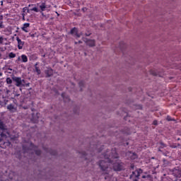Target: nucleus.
I'll return each mask as SVG.
<instances>
[{
	"instance_id": "nucleus-39",
	"label": "nucleus",
	"mask_w": 181,
	"mask_h": 181,
	"mask_svg": "<svg viewBox=\"0 0 181 181\" xmlns=\"http://www.w3.org/2000/svg\"><path fill=\"white\" fill-rule=\"evenodd\" d=\"M78 43H81V41H78Z\"/></svg>"
},
{
	"instance_id": "nucleus-11",
	"label": "nucleus",
	"mask_w": 181,
	"mask_h": 181,
	"mask_svg": "<svg viewBox=\"0 0 181 181\" xmlns=\"http://www.w3.org/2000/svg\"><path fill=\"white\" fill-rule=\"evenodd\" d=\"M7 110H9L11 112H16V107L12 104H10L7 106Z\"/></svg>"
},
{
	"instance_id": "nucleus-4",
	"label": "nucleus",
	"mask_w": 181,
	"mask_h": 181,
	"mask_svg": "<svg viewBox=\"0 0 181 181\" xmlns=\"http://www.w3.org/2000/svg\"><path fill=\"white\" fill-rule=\"evenodd\" d=\"M13 81H15L16 87H25V80L21 77H13Z\"/></svg>"
},
{
	"instance_id": "nucleus-37",
	"label": "nucleus",
	"mask_w": 181,
	"mask_h": 181,
	"mask_svg": "<svg viewBox=\"0 0 181 181\" xmlns=\"http://www.w3.org/2000/svg\"><path fill=\"white\" fill-rule=\"evenodd\" d=\"M77 43H78V42H75V45H77Z\"/></svg>"
},
{
	"instance_id": "nucleus-14",
	"label": "nucleus",
	"mask_w": 181,
	"mask_h": 181,
	"mask_svg": "<svg viewBox=\"0 0 181 181\" xmlns=\"http://www.w3.org/2000/svg\"><path fill=\"white\" fill-rule=\"evenodd\" d=\"M21 60L23 63H28V56H26L25 54H22Z\"/></svg>"
},
{
	"instance_id": "nucleus-9",
	"label": "nucleus",
	"mask_w": 181,
	"mask_h": 181,
	"mask_svg": "<svg viewBox=\"0 0 181 181\" xmlns=\"http://www.w3.org/2000/svg\"><path fill=\"white\" fill-rule=\"evenodd\" d=\"M28 13H30V10L28 7H24L22 13L23 19H25V15H28Z\"/></svg>"
},
{
	"instance_id": "nucleus-33",
	"label": "nucleus",
	"mask_w": 181,
	"mask_h": 181,
	"mask_svg": "<svg viewBox=\"0 0 181 181\" xmlns=\"http://www.w3.org/2000/svg\"><path fill=\"white\" fill-rule=\"evenodd\" d=\"M145 177H146L145 175H143V176H142V178H143V179H145Z\"/></svg>"
},
{
	"instance_id": "nucleus-34",
	"label": "nucleus",
	"mask_w": 181,
	"mask_h": 181,
	"mask_svg": "<svg viewBox=\"0 0 181 181\" xmlns=\"http://www.w3.org/2000/svg\"><path fill=\"white\" fill-rule=\"evenodd\" d=\"M1 57H2V54L0 53V58H1Z\"/></svg>"
},
{
	"instance_id": "nucleus-30",
	"label": "nucleus",
	"mask_w": 181,
	"mask_h": 181,
	"mask_svg": "<svg viewBox=\"0 0 181 181\" xmlns=\"http://www.w3.org/2000/svg\"><path fill=\"white\" fill-rule=\"evenodd\" d=\"M132 169H134V165H131Z\"/></svg>"
},
{
	"instance_id": "nucleus-29",
	"label": "nucleus",
	"mask_w": 181,
	"mask_h": 181,
	"mask_svg": "<svg viewBox=\"0 0 181 181\" xmlns=\"http://www.w3.org/2000/svg\"><path fill=\"white\" fill-rule=\"evenodd\" d=\"M168 121H172V119L170 118H169V117H168Z\"/></svg>"
},
{
	"instance_id": "nucleus-19",
	"label": "nucleus",
	"mask_w": 181,
	"mask_h": 181,
	"mask_svg": "<svg viewBox=\"0 0 181 181\" xmlns=\"http://www.w3.org/2000/svg\"><path fill=\"white\" fill-rule=\"evenodd\" d=\"M30 149H36V146H35V145H33V144H30Z\"/></svg>"
},
{
	"instance_id": "nucleus-27",
	"label": "nucleus",
	"mask_w": 181,
	"mask_h": 181,
	"mask_svg": "<svg viewBox=\"0 0 181 181\" xmlns=\"http://www.w3.org/2000/svg\"><path fill=\"white\" fill-rule=\"evenodd\" d=\"M23 148L25 151V152H26V148H25V146H23Z\"/></svg>"
},
{
	"instance_id": "nucleus-31",
	"label": "nucleus",
	"mask_w": 181,
	"mask_h": 181,
	"mask_svg": "<svg viewBox=\"0 0 181 181\" xmlns=\"http://www.w3.org/2000/svg\"><path fill=\"white\" fill-rule=\"evenodd\" d=\"M8 70H10V71H12V69L11 68H8Z\"/></svg>"
},
{
	"instance_id": "nucleus-21",
	"label": "nucleus",
	"mask_w": 181,
	"mask_h": 181,
	"mask_svg": "<svg viewBox=\"0 0 181 181\" xmlns=\"http://www.w3.org/2000/svg\"><path fill=\"white\" fill-rule=\"evenodd\" d=\"M40 153H41V151H40V150H35V154L36 155H40Z\"/></svg>"
},
{
	"instance_id": "nucleus-18",
	"label": "nucleus",
	"mask_w": 181,
	"mask_h": 181,
	"mask_svg": "<svg viewBox=\"0 0 181 181\" xmlns=\"http://www.w3.org/2000/svg\"><path fill=\"white\" fill-rule=\"evenodd\" d=\"M35 71H36V73H37V74H40V73H41V71H40L39 67H37V66H35Z\"/></svg>"
},
{
	"instance_id": "nucleus-36",
	"label": "nucleus",
	"mask_w": 181,
	"mask_h": 181,
	"mask_svg": "<svg viewBox=\"0 0 181 181\" xmlns=\"http://www.w3.org/2000/svg\"><path fill=\"white\" fill-rule=\"evenodd\" d=\"M18 60H21V57H18Z\"/></svg>"
},
{
	"instance_id": "nucleus-2",
	"label": "nucleus",
	"mask_w": 181,
	"mask_h": 181,
	"mask_svg": "<svg viewBox=\"0 0 181 181\" xmlns=\"http://www.w3.org/2000/svg\"><path fill=\"white\" fill-rule=\"evenodd\" d=\"M29 6H33L30 9V11L36 12L41 13L43 16L45 15L43 12L45 11H47L49 9V7L47 6V4H46V1L42 2V3H37V4H31L29 5Z\"/></svg>"
},
{
	"instance_id": "nucleus-20",
	"label": "nucleus",
	"mask_w": 181,
	"mask_h": 181,
	"mask_svg": "<svg viewBox=\"0 0 181 181\" xmlns=\"http://www.w3.org/2000/svg\"><path fill=\"white\" fill-rule=\"evenodd\" d=\"M62 97L64 98V101H67L66 100H69V98H65L64 97V93L62 94Z\"/></svg>"
},
{
	"instance_id": "nucleus-32",
	"label": "nucleus",
	"mask_w": 181,
	"mask_h": 181,
	"mask_svg": "<svg viewBox=\"0 0 181 181\" xmlns=\"http://www.w3.org/2000/svg\"><path fill=\"white\" fill-rule=\"evenodd\" d=\"M81 84H83V83H82V82H80V83H79V86H81Z\"/></svg>"
},
{
	"instance_id": "nucleus-15",
	"label": "nucleus",
	"mask_w": 181,
	"mask_h": 181,
	"mask_svg": "<svg viewBox=\"0 0 181 181\" xmlns=\"http://www.w3.org/2000/svg\"><path fill=\"white\" fill-rule=\"evenodd\" d=\"M8 57H9V59H15V57H16V54H15L13 52H10L8 54Z\"/></svg>"
},
{
	"instance_id": "nucleus-5",
	"label": "nucleus",
	"mask_w": 181,
	"mask_h": 181,
	"mask_svg": "<svg viewBox=\"0 0 181 181\" xmlns=\"http://www.w3.org/2000/svg\"><path fill=\"white\" fill-rule=\"evenodd\" d=\"M141 173H142V170L141 169H138L135 171L132 172V174L131 175L130 177L131 179L136 177V179H138L139 176H141Z\"/></svg>"
},
{
	"instance_id": "nucleus-7",
	"label": "nucleus",
	"mask_w": 181,
	"mask_h": 181,
	"mask_svg": "<svg viewBox=\"0 0 181 181\" xmlns=\"http://www.w3.org/2000/svg\"><path fill=\"white\" fill-rule=\"evenodd\" d=\"M16 40L18 43V48L19 50H22L23 49V46H25V41H22L19 37H16Z\"/></svg>"
},
{
	"instance_id": "nucleus-16",
	"label": "nucleus",
	"mask_w": 181,
	"mask_h": 181,
	"mask_svg": "<svg viewBox=\"0 0 181 181\" xmlns=\"http://www.w3.org/2000/svg\"><path fill=\"white\" fill-rule=\"evenodd\" d=\"M4 40H5V38H4L3 36L0 35V45H4Z\"/></svg>"
},
{
	"instance_id": "nucleus-13",
	"label": "nucleus",
	"mask_w": 181,
	"mask_h": 181,
	"mask_svg": "<svg viewBox=\"0 0 181 181\" xmlns=\"http://www.w3.org/2000/svg\"><path fill=\"white\" fill-rule=\"evenodd\" d=\"M175 173H177L175 174V177L177 178L175 181H181V171L175 170Z\"/></svg>"
},
{
	"instance_id": "nucleus-17",
	"label": "nucleus",
	"mask_w": 181,
	"mask_h": 181,
	"mask_svg": "<svg viewBox=\"0 0 181 181\" xmlns=\"http://www.w3.org/2000/svg\"><path fill=\"white\" fill-rule=\"evenodd\" d=\"M6 81L7 84H11L12 83V79L11 78H7Z\"/></svg>"
},
{
	"instance_id": "nucleus-40",
	"label": "nucleus",
	"mask_w": 181,
	"mask_h": 181,
	"mask_svg": "<svg viewBox=\"0 0 181 181\" xmlns=\"http://www.w3.org/2000/svg\"><path fill=\"white\" fill-rule=\"evenodd\" d=\"M86 36H90V35H86Z\"/></svg>"
},
{
	"instance_id": "nucleus-3",
	"label": "nucleus",
	"mask_w": 181,
	"mask_h": 181,
	"mask_svg": "<svg viewBox=\"0 0 181 181\" xmlns=\"http://www.w3.org/2000/svg\"><path fill=\"white\" fill-rule=\"evenodd\" d=\"M0 129L3 130V132H1V136L2 139H4V138H8L11 136V134H9V132H8V130L5 129V124H4V122H2V120L1 119H0Z\"/></svg>"
},
{
	"instance_id": "nucleus-22",
	"label": "nucleus",
	"mask_w": 181,
	"mask_h": 181,
	"mask_svg": "<svg viewBox=\"0 0 181 181\" xmlns=\"http://www.w3.org/2000/svg\"><path fill=\"white\" fill-rule=\"evenodd\" d=\"M4 19V16L0 15V23H3L2 20Z\"/></svg>"
},
{
	"instance_id": "nucleus-8",
	"label": "nucleus",
	"mask_w": 181,
	"mask_h": 181,
	"mask_svg": "<svg viewBox=\"0 0 181 181\" xmlns=\"http://www.w3.org/2000/svg\"><path fill=\"white\" fill-rule=\"evenodd\" d=\"M71 34L76 36V37H81V36L83 35L82 33L78 34V33H77V28H76L71 30Z\"/></svg>"
},
{
	"instance_id": "nucleus-38",
	"label": "nucleus",
	"mask_w": 181,
	"mask_h": 181,
	"mask_svg": "<svg viewBox=\"0 0 181 181\" xmlns=\"http://www.w3.org/2000/svg\"><path fill=\"white\" fill-rule=\"evenodd\" d=\"M34 122H37V120H35Z\"/></svg>"
},
{
	"instance_id": "nucleus-10",
	"label": "nucleus",
	"mask_w": 181,
	"mask_h": 181,
	"mask_svg": "<svg viewBox=\"0 0 181 181\" xmlns=\"http://www.w3.org/2000/svg\"><path fill=\"white\" fill-rule=\"evenodd\" d=\"M45 74L47 76V77L53 76V69H52V68H47V69L45 70Z\"/></svg>"
},
{
	"instance_id": "nucleus-24",
	"label": "nucleus",
	"mask_w": 181,
	"mask_h": 181,
	"mask_svg": "<svg viewBox=\"0 0 181 181\" xmlns=\"http://www.w3.org/2000/svg\"><path fill=\"white\" fill-rule=\"evenodd\" d=\"M153 124V125H158V121L154 120Z\"/></svg>"
},
{
	"instance_id": "nucleus-23",
	"label": "nucleus",
	"mask_w": 181,
	"mask_h": 181,
	"mask_svg": "<svg viewBox=\"0 0 181 181\" xmlns=\"http://www.w3.org/2000/svg\"><path fill=\"white\" fill-rule=\"evenodd\" d=\"M4 145H6L7 146H9V145H11V143L9 141L8 142H4Z\"/></svg>"
},
{
	"instance_id": "nucleus-28",
	"label": "nucleus",
	"mask_w": 181,
	"mask_h": 181,
	"mask_svg": "<svg viewBox=\"0 0 181 181\" xmlns=\"http://www.w3.org/2000/svg\"><path fill=\"white\" fill-rule=\"evenodd\" d=\"M0 146H1V148H5V146H4V145H2V144H0Z\"/></svg>"
},
{
	"instance_id": "nucleus-25",
	"label": "nucleus",
	"mask_w": 181,
	"mask_h": 181,
	"mask_svg": "<svg viewBox=\"0 0 181 181\" xmlns=\"http://www.w3.org/2000/svg\"><path fill=\"white\" fill-rule=\"evenodd\" d=\"M5 49L4 47H0V52H5Z\"/></svg>"
},
{
	"instance_id": "nucleus-1",
	"label": "nucleus",
	"mask_w": 181,
	"mask_h": 181,
	"mask_svg": "<svg viewBox=\"0 0 181 181\" xmlns=\"http://www.w3.org/2000/svg\"><path fill=\"white\" fill-rule=\"evenodd\" d=\"M99 166L104 175H108L112 170V168L116 172L121 171L122 169V163L118 160V154L114 151L109 157L107 155L104 156V160L100 161ZM111 166H112V168H111Z\"/></svg>"
},
{
	"instance_id": "nucleus-26",
	"label": "nucleus",
	"mask_w": 181,
	"mask_h": 181,
	"mask_svg": "<svg viewBox=\"0 0 181 181\" xmlns=\"http://www.w3.org/2000/svg\"><path fill=\"white\" fill-rule=\"evenodd\" d=\"M25 87H29V83H25Z\"/></svg>"
},
{
	"instance_id": "nucleus-6",
	"label": "nucleus",
	"mask_w": 181,
	"mask_h": 181,
	"mask_svg": "<svg viewBox=\"0 0 181 181\" xmlns=\"http://www.w3.org/2000/svg\"><path fill=\"white\" fill-rule=\"evenodd\" d=\"M83 42L90 47H94V46H95V40H94L83 39Z\"/></svg>"
},
{
	"instance_id": "nucleus-35",
	"label": "nucleus",
	"mask_w": 181,
	"mask_h": 181,
	"mask_svg": "<svg viewBox=\"0 0 181 181\" xmlns=\"http://www.w3.org/2000/svg\"><path fill=\"white\" fill-rule=\"evenodd\" d=\"M0 28H2V24L0 23Z\"/></svg>"
},
{
	"instance_id": "nucleus-12",
	"label": "nucleus",
	"mask_w": 181,
	"mask_h": 181,
	"mask_svg": "<svg viewBox=\"0 0 181 181\" xmlns=\"http://www.w3.org/2000/svg\"><path fill=\"white\" fill-rule=\"evenodd\" d=\"M30 23H24L23 26L22 27V30L25 32L26 33H28V32H29V26H30Z\"/></svg>"
}]
</instances>
